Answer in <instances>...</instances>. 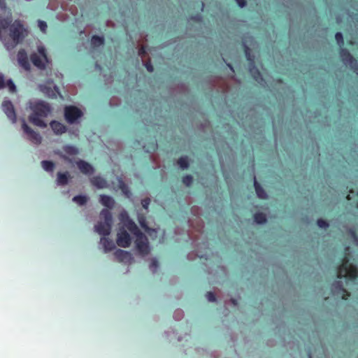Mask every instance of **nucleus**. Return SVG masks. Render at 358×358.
<instances>
[{
  "label": "nucleus",
  "instance_id": "nucleus-44",
  "mask_svg": "<svg viewBox=\"0 0 358 358\" xmlns=\"http://www.w3.org/2000/svg\"><path fill=\"white\" fill-rule=\"evenodd\" d=\"M146 54V48L145 46H141L138 50V55L144 56Z\"/></svg>",
  "mask_w": 358,
  "mask_h": 358
},
{
  "label": "nucleus",
  "instance_id": "nucleus-42",
  "mask_svg": "<svg viewBox=\"0 0 358 358\" xmlns=\"http://www.w3.org/2000/svg\"><path fill=\"white\" fill-rule=\"evenodd\" d=\"M150 203V199L149 198L144 199L141 201V204L143 208L148 209Z\"/></svg>",
  "mask_w": 358,
  "mask_h": 358
},
{
  "label": "nucleus",
  "instance_id": "nucleus-50",
  "mask_svg": "<svg viewBox=\"0 0 358 358\" xmlns=\"http://www.w3.org/2000/svg\"><path fill=\"white\" fill-rule=\"evenodd\" d=\"M182 316V313L180 311H177L175 313V317H177L178 320L180 319Z\"/></svg>",
  "mask_w": 358,
  "mask_h": 358
},
{
  "label": "nucleus",
  "instance_id": "nucleus-8",
  "mask_svg": "<svg viewBox=\"0 0 358 358\" xmlns=\"http://www.w3.org/2000/svg\"><path fill=\"white\" fill-rule=\"evenodd\" d=\"M117 244L122 248H127L131 244V237L129 233L124 229H120L117 233Z\"/></svg>",
  "mask_w": 358,
  "mask_h": 358
},
{
  "label": "nucleus",
  "instance_id": "nucleus-23",
  "mask_svg": "<svg viewBox=\"0 0 358 358\" xmlns=\"http://www.w3.org/2000/svg\"><path fill=\"white\" fill-rule=\"evenodd\" d=\"M101 243L102 244L105 252L111 251L115 248V244L113 241L105 236L101 238Z\"/></svg>",
  "mask_w": 358,
  "mask_h": 358
},
{
  "label": "nucleus",
  "instance_id": "nucleus-39",
  "mask_svg": "<svg viewBox=\"0 0 358 358\" xmlns=\"http://www.w3.org/2000/svg\"><path fill=\"white\" fill-rule=\"evenodd\" d=\"M224 304H225L226 306H229V305H233L234 306H238V301L235 299H230L229 300H226L224 301Z\"/></svg>",
  "mask_w": 358,
  "mask_h": 358
},
{
  "label": "nucleus",
  "instance_id": "nucleus-24",
  "mask_svg": "<svg viewBox=\"0 0 358 358\" xmlns=\"http://www.w3.org/2000/svg\"><path fill=\"white\" fill-rule=\"evenodd\" d=\"M31 60L33 64L36 67L41 69H45V64L43 63L41 57L38 55L36 53H34L31 55Z\"/></svg>",
  "mask_w": 358,
  "mask_h": 358
},
{
  "label": "nucleus",
  "instance_id": "nucleus-26",
  "mask_svg": "<svg viewBox=\"0 0 358 358\" xmlns=\"http://www.w3.org/2000/svg\"><path fill=\"white\" fill-rule=\"evenodd\" d=\"M104 44V38L103 36H93L91 38V45L93 48H98Z\"/></svg>",
  "mask_w": 358,
  "mask_h": 358
},
{
  "label": "nucleus",
  "instance_id": "nucleus-16",
  "mask_svg": "<svg viewBox=\"0 0 358 358\" xmlns=\"http://www.w3.org/2000/svg\"><path fill=\"white\" fill-rule=\"evenodd\" d=\"M213 85L220 89L222 92H226L229 90V85L226 80L221 78H215Z\"/></svg>",
  "mask_w": 358,
  "mask_h": 358
},
{
  "label": "nucleus",
  "instance_id": "nucleus-10",
  "mask_svg": "<svg viewBox=\"0 0 358 358\" xmlns=\"http://www.w3.org/2000/svg\"><path fill=\"white\" fill-rule=\"evenodd\" d=\"M17 60L20 65L25 70L30 69V64L28 60V57L26 51L24 49L19 50L17 53Z\"/></svg>",
  "mask_w": 358,
  "mask_h": 358
},
{
  "label": "nucleus",
  "instance_id": "nucleus-9",
  "mask_svg": "<svg viewBox=\"0 0 358 358\" xmlns=\"http://www.w3.org/2000/svg\"><path fill=\"white\" fill-rule=\"evenodd\" d=\"M2 109L8 118L13 122H16V113L14 106L10 101H4L2 103Z\"/></svg>",
  "mask_w": 358,
  "mask_h": 358
},
{
  "label": "nucleus",
  "instance_id": "nucleus-29",
  "mask_svg": "<svg viewBox=\"0 0 358 358\" xmlns=\"http://www.w3.org/2000/svg\"><path fill=\"white\" fill-rule=\"evenodd\" d=\"M41 166L45 171L52 172L55 168V163L51 161L43 160L41 162Z\"/></svg>",
  "mask_w": 358,
  "mask_h": 358
},
{
  "label": "nucleus",
  "instance_id": "nucleus-22",
  "mask_svg": "<svg viewBox=\"0 0 358 358\" xmlns=\"http://www.w3.org/2000/svg\"><path fill=\"white\" fill-rule=\"evenodd\" d=\"M70 178V174L68 171L57 173V182L58 185H65L68 183Z\"/></svg>",
  "mask_w": 358,
  "mask_h": 358
},
{
  "label": "nucleus",
  "instance_id": "nucleus-45",
  "mask_svg": "<svg viewBox=\"0 0 358 358\" xmlns=\"http://www.w3.org/2000/svg\"><path fill=\"white\" fill-rule=\"evenodd\" d=\"M145 67L147 69V70L149 71V72H152L153 71V66L152 65V64L150 63V62H147L145 63Z\"/></svg>",
  "mask_w": 358,
  "mask_h": 358
},
{
  "label": "nucleus",
  "instance_id": "nucleus-54",
  "mask_svg": "<svg viewBox=\"0 0 358 358\" xmlns=\"http://www.w3.org/2000/svg\"><path fill=\"white\" fill-rule=\"evenodd\" d=\"M181 87L182 89V91H186V87L185 85H181Z\"/></svg>",
  "mask_w": 358,
  "mask_h": 358
},
{
  "label": "nucleus",
  "instance_id": "nucleus-4",
  "mask_svg": "<svg viewBox=\"0 0 358 358\" xmlns=\"http://www.w3.org/2000/svg\"><path fill=\"white\" fill-rule=\"evenodd\" d=\"M24 31L25 29L20 20H15L10 27V36L12 39L11 45H9V43L6 41L3 42L7 49L13 48L20 43L24 37Z\"/></svg>",
  "mask_w": 358,
  "mask_h": 358
},
{
  "label": "nucleus",
  "instance_id": "nucleus-38",
  "mask_svg": "<svg viewBox=\"0 0 358 358\" xmlns=\"http://www.w3.org/2000/svg\"><path fill=\"white\" fill-rule=\"evenodd\" d=\"M335 38H336V40L337 43H338V45H343L344 41H343V35L341 32L336 33Z\"/></svg>",
  "mask_w": 358,
  "mask_h": 358
},
{
  "label": "nucleus",
  "instance_id": "nucleus-49",
  "mask_svg": "<svg viewBox=\"0 0 358 358\" xmlns=\"http://www.w3.org/2000/svg\"><path fill=\"white\" fill-rule=\"evenodd\" d=\"M0 8L5 10L6 8V3L5 0H0Z\"/></svg>",
  "mask_w": 358,
  "mask_h": 358
},
{
  "label": "nucleus",
  "instance_id": "nucleus-47",
  "mask_svg": "<svg viewBox=\"0 0 358 358\" xmlns=\"http://www.w3.org/2000/svg\"><path fill=\"white\" fill-rule=\"evenodd\" d=\"M236 1L241 8H243L246 6L245 0H236Z\"/></svg>",
  "mask_w": 358,
  "mask_h": 358
},
{
  "label": "nucleus",
  "instance_id": "nucleus-19",
  "mask_svg": "<svg viewBox=\"0 0 358 358\" xmlns=\"http://www.w3.org/2000/svg\"><path fill=\"white\" fill-rule=\"evenodd\" d=\"M341 57L344 64L349 65L356 60L350 54V52L346 49L341 50Z\"/></svg>",
  "mask_w": 358,
  "mask_h": 358
},
{
  "label": "nucleus",
  "instance_id": "nucleus-14",
  "mask_svg": "<svg viewBox=\"0 0 358 358\" xmlns=\"http://www.w3.org/2000/svg\"><path fill=\"white\" fill-rule=\"evenodd\" d=\"M99 201L100 203L109 209H113L115 205V201L114 199L108 195L106 194H101L99 196Z\"/></svg>",
  "mask_w": 358,
  "mask_h": 358
},
{
  "label": "nucleus",
  "instance_id": "nucleus-2",
  "mask_svg": "<svg viewBox=\"0 0 358 358\" xmlns=\"http://www.w3.org/2000/svg\"><path fill=\"white\" fill-rule=\"evenodd\" d=\"M101 220L94 226L95 231L100 235L104 236L110 234L113 217L110 210L108 209H102L100 212Z\"/></svg>",
  "mask_w": 358,
  "mask_h": 358
},
{
  "label": "nucleus",
  "instance_id": "nucleus-27",
  "mask_svg": "<svg viewBox=\"0 0 358 358\" xmlns=\"http://www.w3.org/2000/svg\"><path fill=\"white\" fill-rule=\"evenodd\" d=\"M12 22L11 18H6L0 20V40L3 41L1 36V33L3 30H6Z\"/></svg>",
  "mask_w": 358,
  "mask_h": 358
},
{
  "label": "nucleus",
  "instance_id": "nucleus-36",
  "mask_svg": "<svg viewBox=\"0 0 358 358\" xmlns=\"http://www.w3.org/2000/svg\"><path fill=\"white\" fill-rule=\"evenodd\" d=\"M38 25L42 32H43V33L46 32L48 25L45 21L38 20Z\"/></svg>",
  "mask_w": 358,
  "mask_h": 358
},
{
  "label": "nucleus",
  "instance_id": "nucleus-20",
  "mask_svg": "<svg viewBox=\"0 0 358 358\" xmlns=\"http://www.w3.org/2000/svg\"><path fill=\"white\" fill-rule=\"evenodd\" d=\"M332 290L334 294H338L340 291L345 292V294L342 296L343 299H347L348 296L350 295V294L343 287V283L341 281H337L334 283Z\"/></svg>",
  "mask_w": 358,
  "mask_h": 358
},
{
  "label": "nucleus",
  "instance_id": "nucleus-12",
  "mask_svg": "<svg viewBox=\"0 0 358 358\" xmlns=\"http://www.w3.org/2000/svg\"><path fill=\"white\" fill-rule=\"evenodd\" d=\"M50 126L54 131V133L57 135H61L62 134H64L67 130V128L64 124L57 120L51 121L50 123Z\"/></svg>",
  "mask_w": 358,
  "mask_h": 358
},
{
  "label": "nucleus",
  "instance_id": "nucleus-1",
  "mask_svg": "<svg viewBox=\"0 0 358 358\" xmlns=\"http://www.w3.org/2000/svg\"><path fill=\"white\" fill-rule=\"evenodd\" d=\"M32 113L29 117V120L33 124L45 128L47 124L42 120L48 117L51 113V108L48 103L40 101L35 103L32 107Z\"/></svg>",
  "mask_w": 358,
  "mask_h": 358
},
{
  "label": "nucleus",
  "instance_id": "nucleus-6",
  "mask_svg": "<svg viewBox=\"0 0 358 358\" xmlns=\"http://www.w3.org/2000/svg\"><path fill=\"white\" fill-rule=\"evenodd\" d=\"M82 115V111L76 106H66L64 108V117L69 124L74 123Z\"/></svg>",
  "mask_w": 358,
  "mask_h": 358
},
{
  "label": "nucleus",
  "instance_id": "nucleus-33",
  "mask_svg": "<svg viewBox=\"0 0 358 358\" xmlns=\"http://www.w3.org/2000/svg\"><path fill=\"white\" fill-rule=\"evenodd\" d=\"M193 182V177L192 176L187 175L182 178V183L187 186L189 187Z\"/></svg>",
  "mask_w": 358,
  "mask_h": 358
},
{
  "label": "nucleus",
  "instance_id": "nucleus-25",
  "mask_svg": "<svg viewBox=\"0 0 358 358\" xmlns=\"http://www.w3.org/2000/svg\"><path fill=\"white\" fill-rule=\"evenodd\" d=\"M62 150L69 156H74L78 154V149L73 146L70 145H66L63 146Z\"/></svg>",
  "mask_w": 358,
  "mask_h": 358
},
{
  "label": "nucleus",
  "instance_id": "nucleus-11",
  "mask_svg": "<svg viewBox=\"0 0 358 358\" xmlns=\"http://www.w3.org/2000/svg\"><path fill=\"white\" fill-rule=\"evenodd\" d=\"M76 164L78 168L83 173L90 175L94 173V169L93 166L88 162L80 159Z\"/></svg>",
  "mask_w": 358,
  "mask_h": 358
},
{
  "label": "nucleus",
  "instance_id": "nucleus-51",
  "mask_svg": "<svg viewBox=\"0 0 358 358\" xmlns=\"http://www.w3.org/2000/svg\"><path fill=\"white\" fill-rule=\"evenodd\" d=\"M199 231H199L200 234H201V232H202V231H201V230H202V229H203V227H204L203 223V222H202V223H201V224H200V225H199Z\"/></svg>",
  "mask_w": 358,
  "mask_h": 358
},
{
  "label": "nucleus",
  "instance_id": "nucleus-43",
  "mask_svg": "<svg viewBox=\"0 0 358 358\" xmlns=\"http://www.w3.org/2000/svg\"><path fill=\"white\" fill-rule=\"evenodd\" d=\"M6 87V82L4 80V76L0 73V89Z\"/></svg>",
  "mask_w": 358,
  "mask_h": 358
},
{
  "label": "nucleus",
  "instance_id": "nucleus-46",
  "mask_svg": "<svg viewBox=\"0 0 358 358\" xmlns=\"http://www.w3.org/2000/svg\"><path fill=\"white\" fill-rule=\"evenodd\" d=\"M57 154L62 158L65 161H67V162H71V160L66 155H64L62 153H61L60 152H57Z\"/></svg>",
  "mask_w": 358,
  "mask_h": 358
},
{
  "label": "nucleus",
  "instance_id": "nucleus-32",
  "mask_svg": "<svg viewBox=\"0 0 358 358\" xmlns=\"http://www.w3.org/2000/svg\"><path fill=\"white\" fill-rule=\"evenodd\" d=\"M245 52L246 57H247L248 60L249 61V64H251V63L255 64V55L251 54L250 49L248 47H245Z\"/></svg>",
  "mask_w": 358,
  "mask_h": 358
},
{
  "label": "nucleus",
  "instance_id": "nucleus-17",
  "mask_svg": "<svg viewBox=\"0 0 358 358\" xmlns=\"http://www.w3.org/2000/svg\"><path fill=\"white\" fill-rule=\"evenodd\" d=\"M116 259L120 262H127L131 259V254L129 252L118 249L115 252Z\"/></svg>",
  "mask_w": 358,
  "mask_h": 358
},
{
  "label": "nucleus",
  "instance_id": "nucleus-35",
  "mask_svg": "<svg viewBox=\"0 0 358 358\" xmlns=\"http://www.w3.org/2000/svg\"><path fill=\"white\" fill-rule=\"evenodd\" d=\"M6 87H8L10 92H15L16 91V87L11 79H9L6 83Z\"/></svg>",
  "mask_w": 358,
  "mask_h": 358
},
{
  "label": "nucleus",
  "instance_id": "nucleus-3",
  "mask_svg": "<svg viewBox=\"0 0 358 358\" xmlns=\"http://www.w3.org/2000/svg\"><path fill=\"white\" fill-rule=\"evenodd\" d=\"M128 229L137 236L136 240V248L138 251L143 255L149 253L150 249L146 238L141 232L136 224L132 221L129 220L127 224Z\"/></svg>",
  "mask_w": 358,
  "mask_h": 358
},
{
  "label": "nucleus",
  "instance_id": "nucleus-15",
  "mask_svg": "<svg viewBox=\"0 0 358 358\" xmlns=\"http://www.w3.org/2000/svg\"><path fill=\"white\" fill-rule=\"evenodd\" d=\"M90 182L92 185L96 187L99 189H103L107 187L106 180L99 176L92 177L90 179Z\"/></svg>",
  "mask_w": 358,
  "mask_h": 358
},
{
  "label": "nucleus",
  "instance_id": "nucleus-40",
  "mask_svg": "<svg viewBox=\"0 0 358 358\" xmlns=\"http://www.w3.org/2000/svg\"><path fill=\"white\" fill-rule=\"evenodd\" d=\"M317 223L320 228H327L329 227V224L322 219H319Z\"/></svg>",
  "mask_w": 358,
  "mask_h": 358
},
{
  "label": "nucleus",
  "instance_id": "nucleus-31",
  "mask_svg": "<svg viewBox=\"0 0 358 358\" xmlns=\"http://www.w3.org/2000/svg\"><path fill=\"white\" fill-rule=\"evenodd\" d=\"M88 200V197L85 195H77L73 198V201L80 206L85 205Z\"/></svg>",
  "mask_w": 358,
  "mask_h": 358
},
{
  "label": "nucleus",
  "instance_id": "nucleus-21",
  "mask_svg": "<svg viewBox=\"0 0 358 358\" xmlns=\"http://www.w3.org/2000/svg\"><path fill=\"white\" fill-rule=\"evenodd\" d=\"M254 187L255 189L256 194L259 199H266L268 198V196H267L266 192L264 191L263 187L260 185V184L258 183L255 177L254 178Z\"/></svg>",
  "mask_w": 358,
  "mask_h": 358
},
{
  "label": "nucleus",
  "instance_id": "nucleus-48",
  "mask_svg": "<svg viewBox=\"0 0 358 358\" xmlns=\"http://www.w3.org/2000/svg\"><path fill=\"white\" fill-rule=\"evenodd\" d=\"M150 267L152 268H157V258L155 257L152 259V262H151V264H150Z\"/></svg>",
  "mask_w": 358,
  "mask_h": 358
},
{
  "label": "nucleus",
  "instance_id": "nucleus-56",
  "mask_svg": "<svg viewBox=\"0 0 358 358\" xmlns=\"http://www.w3.org/2000/svg\"><path fill=\"white\" fill-rule=\"evenodd\" d=\"M357 208H358V203H357Z\"/></svg>",
  "mask_w": 358,
  "mask_h": 358
},
{
  "label": "nucleus",
  "instance_id": "nucleus-30",
  "mask_svg": "<svg viewBox=\"0 0 358 358\" xmlns=\"http://www.w3.org/2000/svg\"><path fill=\"white\" fill-rule=\"evenodd\" d=\"M177 163L182 169H187L189 167V159L187 156L179 158Z\"/></svg>",
  "mask_w": 358,
  "mask_h": 358
},
{
  "label": "nucleus",
  "instance_id": "nucleus-41",
  "mask_svg": "<svg viewBox=\"0 0 358 358\" xmlns=\"http://www.w3.org/2000/svg\"><path fill=\"white\" fill-rule=\"evenodd\" d=\"M350 66L351 69L353 70V71L358 76V63L357 60L350 64Z\"/></svg>",
  "mask_w": 358,
  "mask_h": 358
},
{
  "label": "nucleus",
  "instance_id": "nucleus-28",
  "mask_svg": "<svg viewBox=\"0 0 358 358\" xmlns=\"http://www.w3.org/2000/svg\"><path fill=\"white\" fill-rule=\"evenodd\" d=\"M254 220L257 224H264L267 220L266 215L261 212L255 214Z\"/></svg>",
  "mask_w": 358,
  "mask_h": 358
},
{
  "label": "nucleus",
  "instance_id": "nucleus-18",
  "mask_svg": "<svg viewBox=\"0 0 358 358\" xmlns=\"http://www.w3.org/2000/svg\"><path fill=\"white\" fill-rule=\"evenodd\" d=\"M249 71L252 76L254 79L259 83H262L263 81V78L259 71L255 66V64L253 63L249 64Z\"/></svg>",
  "mask_w": 358,
  "mask_h": 358
},
{
  "label": "nucleus",
  "instance_id": "nucleus-34",
  "mask_svg": "<svg viewBox=\"0 0 358 358\" xmlns=\"http://www.w3.org/2000/svg\"><path fill=\"white\" fill-rule=\"evenodd\" d=\"M38 51L39 55L43 57V59L46 62H48L46 50L45 48L43 46H40L38 48Z\"/></svg>",
  "mask_w": 358,
  "mask_h": 358
},
{
  "label": "nucleus",
  "instance_id": "nucleus-53",
  "mask_svg": "<svg viewBox=\"0 0 358 358\" xmlns=\"http://www.w3.org/2000/svg\"><path fill=\"white\" fill-rule=\"evenodd\" d=\"M191 238L194 239V240H196L198 238V236H191Z\"/></svg>",
  "mask_w": 358,
  "mask_h": 358
},
{
  "label": "nucleus",
  "instance_id": "nucleus-37",
  "mask_svg": "<svg viewBox=\"0 0 358 358\" xmlns=\"http://www.w3.org/2000/svg\"><path fill=\"white\" fill-rule=\"evenodd\" d=\"M191 212L193 215L199 216L202 213V210L201 208L194 206L191 208Z\"/></svg>",
  "mask_w": 358,
  "mask_h": 358
},
{
  "label": "nucleus",
  "instance_id": "nucleus-55",
  "mask_svg": "<svg viewBox=\"0 0 358 358\" xmlns=\"http://www.w3.org/2000/svg\"><path fill=\"white\" fill-rule=\"evenodd\" d=\"M124 214H125V215H126L127 213H126L125 212H124V213H121V215H122V216H123V215H124Z\"/></svg>",
  "mask_w": 358,
  "mask_h": 358
},
{
  "label": "nucleus",
  "instance_id": "nucleus-5",
  "mask_svg": "<svg viewBox=\"0 0 358 358\" xmlns=\"http://www.w3.org/2000/svg\"><path fill=\"white\" fill-rule=\"evenodd\" d=\"M358 276L357 268L352 264H349V259L345 257L343 259L342 264L338 267L337 277L341 278L343 277L355 279Z\"/></svg>",
  "mask_w": 358,
  "mask_h": 358
},
{
  "label": "nucleus",
  "instance_id": "nucleus-7",
  "mask_svg": "<svg viewBox=\"0 0 358 358\" xmlns=\"http://www.w3.org/2000/svg\"><path fill=\"white\" fill-rule=\"evenodd\" d=\"M22 128L31 143L36 145L41 143L42 138L40 134L29 127L24 121L22 122Z\"/></svg>",
  "mask_w": 358,
  "mask_h": 358
},
{
  "label": "nucleus",
  "instance_id": "nucleus-52",
  "mask_svg": "<svg viewBox=\"0 0 358 358\" xmlns=\"http://www.w3.org/2000/svg\"><path fill=\"white\" fill-rule=\"evenodd\" d=\"M41 91L45 92V90H46V87L43 85H40Z\"/></svg>",
  "mask_w": 358,
  "mask_h": 358
},
{
  "label": "nucleus",
  "instance_id": "nucleus-13",
  "mask_svg": "<svg viewBox=\"0 0 358 358\" xmlns=\"http://www.w3.org/2000/svg\"><path fill=\"white\" fill-rule=\"evenodd\" d=\"M206 299L209 302H215L216 297L222 298V291L217 287H213V291L208 292L206 294Z\"/></svg>",
  "mask_w": 358,
  "mask_h": 358
}]
</instances>
